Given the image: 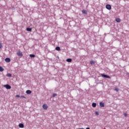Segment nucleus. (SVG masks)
Listing matches in <instances>:
<instances>
[{"label":"nucleus","mask_w":129,"mask_h":129,"mask_svg":"<svg viewBox=\"0 0 129 129\" xmlns=\"http://www.w3.org/2000/svg\"><path fill=\"white\" fill-rule=\"evenodd\" d=\"M106 8L108 10H110L111 9V6L109 4H107L106 5Z\"/></svg>","instance_id":"nucleus-1"},{"label":"nucleus","mask_w":129,"mask_h":129,"mask_svg":"<svg viewBox=\"0 0 129 129\" xmlns=\"http://www.w3.org/2000/svg\"><path fill=\"white\" fill-rule=\"evenodd\" d=\"M4 87L6 88L7 89H10L12 88L11 86L9 85H5Z\"/></svg>","instance_id":"nucleus-2"},{"label":"nucleus","mask_w":129,"mask_h":129,"mask_svg":"<svg viewBox=\"0 0 129 129\" xmlns=\"http://www.w3.org/2000/svg\"><path fill=\"white\" fill-rule=\"evenodd\" d=\"M101 76L102 77H104V78H106L110 79V77L109 76L107 75L101 74Z\"/></svg>","instance_id":"nucleus-3"},{"label":"nucleus","mask_w":129,"mask_h":129,"mask_svg":"<svg viewBox=\"0 0 129 129\" xmlns=\"http://www.w3.org/2000/svg\"><path fill=\"white\" fill-rule=\"evenodd\" d=\"M42 108H43L44 110H47L48 106L46 104H44L43 105H42Z\"/></svg>","instance_id":"nucleus-4"},{"label":"nucleus","mask_w":129,"mask_h":129,"mask_svg":"<svg viewBox=\"0 0 129 129\" xmlns=\"http://www.w3.org/2000/svg\"><path fill=\"white\" fill-rule=\"evenodd\" d=\"M17 54L19 56H23L22 53V52L21 51L17 52Z\"/></svg>","instance_id":"nucleus-5"},{"label":"nucleus","mask_w":129,"mask_h":129,"mask_svg":"<svg viewBox=\"0 0 129 129\" xmlns=\"http://www.w3.org/2000/svg\"><path fill=\"white\" fill-rule=\"evenodd\" d=\"M19 127H20V128H24V124L21 123H19Z\"/></svg>","instance_id":"nucleus-6"},{"label":"nucleus","mask_w":129,"mask_h":129,"mask_svg":"<svg viewBox=\"0 0 129 129\" xmlns=\"http://www.w3.org/2000/svg\"><path fill=\"white\" fill-rule=\"evenodd\" d=\"M5 61L6 62H10L11 61V59L9 58H5Z\"/></svg>","instance_id":"nucleus-7"},{"label":"nucleus","mask_w":129,"mask_h":129,"mask_svg":"<svg viewBox=\"0 0 129 129\" xmlns=\"http://www.w3.org/2000/svg\"><path fill=\"white\" fill-rule=\"evenodd\" d=\"M99 104H100V106L101 107H104V104L103 102H100Z\"/></svg>","instance_id":"nucleus-8"},{"label":"nucleus","mask_w":129,"mask_h":129,"mask_svg":"<svg viewBox=\"0 0 129 129\" xmlns=\"http://www.w3.org/2000/svg\"><path fill=\"white\" fill-rule=\"evenodd\" d=\"M82 12L83 14H87V11L86 10H82Z\"/></svg>","instance_id":"nucleus-9"},{"label":"nucleus","mask_w":129,"mask_h":129,"mask_svg":"<svg viewBox=\"0 0 129 129\" xmlns=\"http://www.w3.org/2000/svg\"><path fill=\"white\" fill-rule=\"evenodd\" d=\"M116 22H117V23H120L121 20H120V18H116Z\"/></svg>","instance_id":"nucleus-10"},{"label":"nucleus","mask_w":129,"mask_h":129,"mask_svg":"<svg viewBox=\"0 0 129 129\" xmlns=\"http://www.w3.org/2000/svg\"><path fill=\"white\" fill-rule=\"evenodd\" d=\"M26 93H27V94H31V93H32V91H30V90H27L26 91Z\"/></svg>","instance_id":"nucleus-11"},{"label":"nucleus","mask_w":129,"mask_h":129,"mask_svg":"<svg viewBox=\"0 0 129 129\" xmlns=\"http://www.w3.org/2000/svg\"><path fill=\"white\" fill-rule=\"evenodd\" d=\"M55 50H56V51H60V48L59 47H56L55 48Z\"/></svg>","instance_id":"nucleus-12"},{"label":"nucleus","mask_w":129,"mask_h":129,"mask_svg":"<svg viewBox=\"0 0 129 129\" xmlns=\"http://www.w3.org/2000/svg\"><path fill=\"white\" fill-rule=\"evenodd\" d=\"M67 61H68V62H72V58H68V59H67Z\"/></svg>","instance_id":"nucleus-13"},{"label":"nucleus","mask_w":129,"mask_h":129,"mask_svg":"<svg viewBox=\"0 0 129 129\" xmlns=\"http://www.w3.org/2000/svg\"><path fill=\"white\" fill-rule=\"evenodd\" d=\"M27 31H29V32H31L32 31V28H27Z\"/></svg>","instance_id":"nucleus-14"},{"label":"nucleus","mask_w":129,"mask_h":129,"mask_svg":"<svg viewBox=\"0 0 129 129\" xmlns=\"http://www.w3.org/2000/svg\"><path fill=\"white\" fill-rule=\"evenodd\" d=\"M90 63H91V64H95V61L93 60H91V61H90Z\"/></svg>","instance_id":"nucleus-15"},{"label":"nucleus","mask_w":129,"mask_h":129,"mask_svg":"<svg viewBox=\"0 0 129 129\" xmlns=\"http://www.w3.org/2000/svg\"><path fill=\"white\" fill-rule=\"evenodd\" d=\"M4 71V69H3L2 67H0V72H3Z\"/></svg>","instance_id":"nucleus-16"},{"label":"nucleus","mask_w":129,"mask_h":129,"mask_svg":"<svg viewBox=\"0 0 129 129\" xmlns=\"http://www.w3.org/2000/svg\"><path fill=\"white\" fill-rule=\"evenodd\" d=\"M92 106L93 107H96V103H92Z\"/></svg>","instance_id":"nucleus-17"},{"label":"nucleus","mask_w":129,"mask_h":129,"mask_svg":"<svg viewBox=\"0 0 129 129\" xmlns=\"http://www.w3.org/2000/svg\"><path fill=\"white\" fill-rule=\"evenodd\" d=\"M7 77H12V74H7Z\"/></svg>","instance_id":"nucleus-18"},{"label":"nucleus","mask_w":129,"mask_h":129,"mask_svg":"<svg viewBox=\"0 0 129 129\" xmlns=\"http://www.w3.org/2000/svg\"><path fill=\"white\" fill-rule=\"evenodd\" d=\"M29 56L31 57H35V54H30Z\"/></svg>","instance_id":"nucleus-19"},{"label":"nucleus","mask_w":129,"mask_h":129,"mask_svg":"<svg viewBox=\"0 0 129 129\" xmlns=\"http://www.w3.org/2000/svg\"><path fill=\"white\" fill-rule=\"evenodd\" d=\"M114 90H115V91H116V92H118V91H119V89H118V88H115L114 89Z\"/></svg>","instance_id":"nucleus-20"},{"label":"nucleus","mask_w":129,"mask_h":129,"mask_svg":"<svg viewBox=\"0 0 129 129\" xmlns=\"http://www.w3.org/2000/svg\"><path fill=\"white\" fill-rule=\"evenodd\" d=\"M95 114L96 115H99V112L96 111V112H95Z\"/></svg>","instance_id":"nucleus-21"},{"label":"nucleus","mask_w":129,"mask_h":129,"mask_svg":"<svg viewBox=\"0 0 129 129\" xmlns=\"http://www.w3.org/2000/svg\"><path fill=\"white\" fill-rule=\"evenodd\" d=\"M57 96V94H53V95H52V97H56Z\"/></svg>","instance_id":"nucleus-22"},{"label":"nucleus","mask_w":129,"mask_h":129,"mask_svg":"<svg viewBox=\"0 0 129 129\" xmlns=\"http://www.w3.org/2000/svg\"><path fill=\"white\" fill-rule=\"evenodd\" d=\"M123 115H124L125 117H127V114L126 113H124L123 114Z\"/></svg>","instance_id":"nucleus-23"},{"label":"nucleus","mask_w":129,"mask_h":129,"mask_svg":"<svg viewBox=\"0 0 129 129\" xmlns=\"http://www.w3.org/2000/svg\"><path fill=\"white\" fill-rule=\"evenodd\" d=\"M3 47V45L1 43H0V49H1Z\"/></svg>","instance_id":"nucleus-24"},{"label":"nucleus","mask_w":129,"mask_h":129,"mask_svg":"<svg viewBox=\"0 0 129 129\" xmlns=\"http://www.w3.org/2000/svg\"><path fill=\"white\" fill-rule=\"evenodd\" d=\"M21 97L23 98H26V97L25 96H21Z\"/></svg>","instance_id":"nucleus-25"},{"label":"nucleus","mask_w":129,"mask_h":129,"mask_svg":"<svg viewBox=\"0 0 129 129\" xmlns=\"http://www.w3.org/2000/svg\"><path fill=\"white\" fill-rule=\"evenodd\" d=\"M16 97H17V98H19L20 97V96L17 95L16 96Z\"/></svg>","instance_id":"nucleus-26"},{"label":"nucleus","mask_w":129,"mask_h":129,"mask_svg":"<svg viewBox=\"0 0 129 129\" xmlns=\"http://www.w3.org/2000/svg\"><path fill=\"white\" fill-rule=\"evenodd\" d=\"M76 129H85L84 128H76Z\"/></svg>","instance_id":"nucleus-27"},{"label":"nucleus","mask_w":129,"mask_h":129,"mask_svg":"<svg viewBox=\"0 0 129 129\" xmlns=\"http://www.w3.org/2000/svg\"><path fill=\"white\" fill-rule=\"evenodd\" d=\"M86 129H90V128L87 127V128H86Z\"/></svg>","instance_id":"nucleus-28"}]
</instances>
